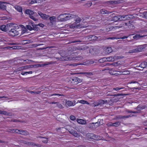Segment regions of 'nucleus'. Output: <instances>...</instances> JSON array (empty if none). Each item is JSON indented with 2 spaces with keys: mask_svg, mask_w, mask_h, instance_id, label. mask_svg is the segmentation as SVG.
Masks as SVG:
<instances>
[{
  "mask_svg": "<svg viewBox=\"0 0 147 147\" xmlns=\"http://www.w3.org/2000/svg\"><path fill=\"white\" fill-rule=\"evenodd\" d=\"M9 34L12 36L18 35L19 32L14 29H11L8 32Z\"/></svg>",
  "mask_w": 147,
  "mask_h": 147,
  "instance_id": "6",
  "label": "nucleus"
},
{
  "mask_svg": "<svg viewBox=\"0 0 147 147\" xmlns=\"http://www.w3.org/2000/svg\"><path fill=\"white\" fill-rule=\"evenodd\" d=\"M3 3L4 2L0 1V9L5 10H6V7L5 5L3 4Z\"/></svg>",
  "mask_w": 147,
  "mask_h": 147,
  "instance_id": "28",
  "label": "nucleus"
},
{
  "mask_svg": "<svg viewBox=\"0 0 147 147\" xmlns=\"http://www.w3.org/2000/svg\"><path fill=\"white\" fill-rule=\"evenodd\" d=\"M6 27V26L4 25H2L0 27V29L1 30L5 32H7V31Z\"/></svg>",
  "mask_w": 147,
  "mask_h": 147,
  "instance_id": "31",
  "label": "nucleus"
},
{
  "mask_svg": "<svg viewBox=\"0 0 147 147\" xmlns=\"http://www.w3.org/2000/svg\"><path fill=\"white\" fill-rule=\"evenodd\" d=\"M28 92L29 93L32 94H38L40 93L41 92L40 91H38L37 92H34L32 91H31L29 90L28 91Z\"/></svg>",
  "mask_w": 147,
  "mask_h": 147,
  "instance_id": "37",
  "label": "nucleus"
},
{
  "mask_svg": "<svg viewBox=\"0 0 147 147\" xmlns=\"http://www.w3.org/2000/svg\"><path fill=\"white\" fill-rule=\"evenodd\" d=\"M86 38H87V39L88 40H92L91 35L87 36L86 37Z\"/></svg>",
  "mask_w": 147,
  "mask_h": 147,
  "instance_id": "51",
  "label": "nucleus"
},
{
  "mask_svg": "<svg viewBox=\"0 0 147 147\" xmlns=\"http://www.w3.org/2000/svg\"><path fill=\"white\" fill-rule=\"evenodd\" d=\"M26 144L30 146H36L37 147H40V145L39 144H36L35 143L33 142H26L25 143Z\"/></svg>",
  "mask_w": 147,
  "mask_h": 147,
  "instance_id": "15",
  "label": "nucleus"
},
{
  "mask_svg": "<svg viewBox=\"0 0 147 147\" xmlns=\"http://www.w3.org/2000/svg\"><path fill=\"white\" fill-rule=\"evenodd\" d=\"M126 112H127L128 113H138V112H137V111H131L129 110H126Z\"/></svg>",
  "mask_w": 147,
  "mask_h": 147,
  "instance_id": "38",
  "label": "nucleus"
},
{
  "mask_svg": "<svg viewBox=\"0 0 147 147\" xmlns=\"http://www.w3.org/2000/svg\"><path fill=\"white\" fill-rule=\"evenodd\" d=\"M74 16L73 18L74 19V20L76 22V23H78L80 22L81 21V19L80 18L76 15L74 14Z\"/></svg>",
  "mask_w": 147,
  "mask_h": 147,
  "instance_id": "17",
  "label": "nucleus"
},
{
  "mask_svg": "<svg viewBox=\"0 0 147 147\" xmlns=\"http://www.w3.org/2000/svg\"><path fill=\"white\" fill-rule=\"evenodd\" d=\"M27 60L28 61H30L31 62L33 61L31 60L27 59L26 60H24L23 59H18V61H20L22 62L23 61H26Z\"/></svg>",
  "mask_w": 147,
  "mask_h": 147,
  "instance_id": "42",
  "label": "nucleus"
},
{
  "mask_svg": "<svg viewBox=\"0 0 147 147\" xmlns=\"http://www.w3.org/2000/svg\"><path fill=\"white\" fill-rule=\"evenodd\" d=\"M0 114L5 115H8L9 113L6 111L1 110Z\"/></svg>",
  "mask_w": 147,
  "mask_h": 147,
  "instance_id": "36",
  "label": "nucleus"
},
{
  "mask_svg": "<svg viewBox=\"0 0 147 147\" xmlns=\"http://www.w3.org/2000/svg\"><path fill=\"white\" fill-rule=\"evenodd\" d=\"M74 16V14L72 13H66L65 21L69 20L72 18H73Z\"/></svg>",
  "mask_w": 147,
  "mask_h": 147,
  "instance_id": "14",
  "label": "nucleus"
},
{
  "mask_svg": "<svg viewBox=\"0 0 147 147\" xmlns=\"http://www.w3.org/2000/svg\"><path fill=\"white\" fill-rule=\"evenodd\" d=\"M33 67H42V65L40 64L33 65Z\"/></svg>",
  "mask_w": 147,
  "mask_h": 147,
  "instance_id": "52",
  "label": "nucleus"
},
{
  "mask_svg": "<svg viewBox=\"0 0 147 147\" xmlns=\"http://www.w3.org/2000/svg\"><path fill=\"white\" fill-rule=\"evenodd\" d=\"M8 131L12 133H18L25 136L29 134V133L26 130H19L16 129H9Z\"/></svg>",
  "mask_w": 147,
  "mask_h": 147,
  "instance_id": "2",
  "label": "nucleus"
},
{
  "mask_svg": "<svg viewBox=\"0 0 147 147\" xmlns=\"http://www.w3.org/2000/svg\"><path fill=\"white\" fill-rule=\"evenodd\" d=\"M86 138L88 139H92L95 140H98V136L92 133H88L86 135Z\"/></svg>",
  "mask_w": 147,
  "mask_h": 147,
  "instance_id": "4",
  "label": "nucleus"
},
{
  "mask_svg": "<svg viewBox=\"0 0 147 147\" xmlns=\"http://www.w3.org/2000/svg\"><path fill=\"white\" fill-rule=\"evenodd\" d=\"M109 123H111L110 125L113 126H115L117 127L119 126L120 125V123L119 121L116 122L114 123H113L112 122Z\"/></svg>",
  "mask_w": 147,
  "mask_h": 147,
  "instance_id": "22",
  "label": "nucleus"
},
{
  "mask_svg": "<svg viewBox=\"0 0 147 147\" xmlns=\"http://www.w3.org/2000/svg\"><path fill=\"white\" fill-rule=\"evenodd\" d=\"M38 27L40 28L41 27L42 28H43L44 26V25L42 23H39L38 24H37Z\"/></svg>",
  "mask_w": 147,
  "mask_h": 147,
  "instance_id": "54",
  "label": "nucleus"
},
{
  "mask_svg": "<svg viewBox=\"0 0 147 147\" xmlns=\"http://www.w3.org/2000/svg\"><path fill=\"white\" fill-rule=\"evenodd\" d=\"M78 74H84L87 76H91L93 75V74L91 72H80L77 73Z\"/></svg>",
  "mask_w": 147,
  "mask_h": 147,
  "instance_id": "29",
  "label": "nucleus"
},
{
  "mask_svg": "<svg viewBox=\"0 0 147 147\" xmlns=\"http://www.w3.org/2000/svg\"><path fill=\"white\" fill-rule=\"evenodd\" d=\"M76 60H80L83 59V57L81 56H78L76 57Z\"/></svg>",
  "mask_w": 147,
  "mask_h": 147,
  "instance_id": "53",
  "label": "nucleus"
},
{
  "mask_svg": "<svg viewBox=\"0 0 147 147\" xmlns=\"http://www.w3.org/2000/svg\"><path fill=\"white\" fill-rule=\"evenodd\" d=\"M82 42V41L81 40H76L73 41H71V43H74L75 42Z\"/></svg>",
  "mask_w": 147,
  "mask_h": 147,
  "instance_id": "57",
  "label": "nucleus"
},
{
  "mask_svg": "<svg viewBox=\"0 0 147 147\" xmlns=\"http://www.w3.org/2000/svg\"><path fill=\"white\" fill-rule=\"evenodd\" d=\"M70 118L71 120L74 121L76 119L75 117L73 115H71L70 117Z\"/></svg>",
  "mask_w": 147,
  "mask_h": 147,
  "instance_id": "55",
  "label": "nucleus"
},
{
  "mask_svg": "<svg viewBox=\"0 0 147 147\" xmlns=\"http://www.w3.org/2000/svg\"><path fill=\"white\" fill-rule=\"evenodd\" d=\"M112 12V11H109L105 9H101L100 11V13L102 15L109 14Z\"/></svg>",
  "mask_w": 147,
  "mask_h": 147,
  "instance_id": "11",
  "label": "nucleus"
},
{
  "mask_svg": "<svg viewBox=\"0 0 147 147\" xmlns=\"http://www.w3.org/2000/svg\"><path fill=\"white\" fill-rule=\"evenodd\" d=\"M91 36L92 37V40H96L98 38V37L97 36H95V35H91Z\"/></svg>",
  "mask_w": 147,
  "mask_h": 147,
  "instance_id": "43",
  "label": "nucleus"
},
{
  "mask_svg": "<svg viewBox=\"0 0 147 147\" xmlns=\"http://www.w3.org/2000/svg\"><path fill=\"white\" fill-rule=\"evenodd\" d=\"M96 124L97 125V126H99L100 125V121H98L97 122H96L95 123H90L88 125V127L89 128H91V127H93V126L95 125Z\"/></svg>",
  "mask_w": 147,
  "mask_h": 147,
  "instance_id": "19",
  "label": "nucleus"
},
{
  "mask_svg": "<svg viewBox=\"0 0 147 147\" xmlns=\"http://www.w3.org/2000/svg\"><path fill=\"white\" fill-rule=\"evenodd\" d=\"M133 35V34H129V36H124L123 37H122L120 38V39H125V38H127L129 36H130L131 35Z\"/></svg>",
  "mask_w": 147,
  "mask_h": 147,
  "instance_id": "58",
  "label": "nucleus"
},
{
  "mask_svg": "<svg viewBox=\"0 0 147 147\" xmlns=\"http://www.w3.org/2000/svg\"><path fill=\"white\" fill-rule=\"evenodd\" d=\"M127 0H119L118 1H109L106 2L107 4H116L123 3V2L126 1Z\"/></svg>",
  "mask_w": 147,
  "mask_h": 147,
  "instance_id": "5",
  "label": "nucleus"
},
{
  "mask_svg": "<svg viewBox=\"0 0 147 147\" xmlns=\"http://www.w3.org/2000/svg\"><path fill=\"white\" fill-rule=\"evenodd\" d=\"M76 28H82L83 26H82V25L80 24H77L76 23Z\"/></svg>",
  "mask_w": 147,
  "mask_h": 147,
  "instance_id": "49",
  "label": "nucleus"
},
{
  "mask_svg": "<svg viewBox=\"0 0 147 147\" xmlns=\"http://www.w3.org/2000/svg\"><path fill=\"white\" fill-rule=\"evenodd\" d=\"M122 72L123 73V74H129L130 73V72L128 70L125 71H123Z\"/></svg>",
  "mask_w": 147,
  "mask_h": 147,
  "instance_id": "45",
  "label": "nucleus"
},
{
  "mask_svg": "<svg viewBox=\"0 0 147 147\" xmlns=\"http://www.w3.org/2000/svg\"><path fill=\"white\" fill-rule=\"evenodd\" d=\"M50 22L53 24L54 22L55 21L56 18L55 16H53L50 17L49 18Z\"/></svg>",
  "mask_w": 147,
  "mask_h": 147,
  "instance_id": "30",
  "label": "nucleus"
},
{
  "mask_svg": "<svg viewBox=\"0 0 147 147\" xmlns=\"http://www.w3.org/2000/svg\"><path fill=\"white\" fill-rule=\"evenodd\" d=\"M123 94H114L113 96H123Z\"/></svg>",
  "mask_w": 147,
  "mask_h": 147,
  "instance_id": "62",
  "label": "nucleus"
},
{
  "mask_svg": "<svg viewBox=\"0 0 147 147\" xmlns=\"http://www.w3.org/2000/svg\"><path fill=\"white\" fill-rule=\"evenodd\" d=\"M26 28L30 30H33L32 27L31 26L29 25H27L26 26Z\"/></svg>",
  "mask_w": 147,
  "mask_h": 147,
  "instance_id": "39",
  "label": "nucleus"
},
{
  "mask_svg": "<svg viewBox=\"0 0 147 147\" xmlns=\"http://www.w3.org/2000/svg\"><path fill=\"white\" fill-rule=\"evenodd\" d=\"M82 79H80L77 77H74L70 78L69 81L72 85H76L82 81Z\"/></svg>",
  "mask_w": 147,
  "mask_h": 147,
  "instance_id": "3",
  "label": "nucleus"
},
{
  "mask_svg": "<svg viewBox=\"0 0 147 147\" xmlns=\"http://www.w3.org/2000/svg\"><path fill=\"white\" fill-rule=\"evenodd\" d=\"M143 124L144 125L147 126V120L143 122Z\"/></svg>",
  "mask_w": 147,
  "mask_h": 147,
  "instance_id": "64",
  "label": "nucleus"
},
{
  "mask_svg": "<svg viewBox=\"0 0 147 147\" xmlns=\"http://www.w3.org/2000/svg\"><path fill=\"white\" fill-rule=\"evenodd\" d=\"M38 13L40 17L44 20L47 19L49 17V15L43 14L40 11H38Z\"/></svg>",
  "mask_w": 147,
  "mask_h": 147,
  "instance_id": "10",
  "label": "nucleus"
},
{
  "mask_svg": "<svg viewBox=\"0 0 147 147\" xmlns=\"http://www.w3.org/2000/svg\"><path fill=\"white\" fill-rule=\"evenodd\" d=\"M29 40H23L22 41V43L24 44H26L29 43Z\"/></svg>",
  "mask_w": 147,
  "mask_h": 147,
  "instance_id": "40",
  "label": "nucleus"
},
{
  "mask_svg": "<svg viewBox=\"0 0 147 147\" xmlns=\"http://www.w3.org/2000/svg\"><path fill=\"white\" fill-rule=\"evenodd\" d=\"M121 65L120 62L118 61L116 62H114L112 63H109V65H113L114 66H117Z\"/></svg>",
  "mask_w": 147,
  "mask_h": 147,
  "instance_id": "32",
  "label": "nucleus"
},
{
  "mask_svg": "<svg viewBox=\"0 0 147 147\" xmlns=\"http://www.w3.org/2000/svg\"><path fill=\"white\" fill-rule=\"evenodd\" d=\"M13 23H10L8 24H7L6 26V28L7 30V32H8L11 29H12L11 28V27L12 25H13Z\"/></svg>",
  "mask_w": 147,
  "mask_h": 147,
  "instance_id": "23",
  "label": "nucleus"
},
{
  "mask_svg": "<svg viewBox=\"0 0 147 147\" xmlns=\"http://www.w3.org/2000/svg\"><path fill=\"white\" fill-rule=\"evenodd\" d=\"M14 7L18 12H22V7L19 5H16Z\"/></svg>",
  "mask_w": 147,
  "mask_h": 147,
  "instance_id": "27",
  "label": "nucleus"
},
{
  "mask_svg": "<svg viewBox=\"0 0 147 147\" xmlns=\"http://www.w3.org/2000/svg\"><path fill=\"white\" fill-rule=\"evenodd\" d=\"M34 14V12L31 10H30L29 16H32Z\"/></svg>",
  "mask_w": 147,
  "mask_h": 147,
  "instance_id": "60",
  "label": "nucleus"
},
{
  "mask_svg": "<svg viewBox=\"0 0 147 147\" xmlns=\"http://www.w3.org/2000/svg\"><path fill=\"white\" fill-rule=\"evenodd\" d=\"M29 17L31 19L33 20L34 21H36L38 20L37 18H36L35 17H34L33 16H29Z\"/></svg>",
  "mask_w": 147,
  "mask_h": 147,
  "instance_id": "41",
  "label": "nucleus"
},
{
  "mask_svg": "<svg viewBox=\"0 0 147 147\" xmlns=\"http://www.w3.org/2000/svg\"><path fill=\"white\" fill-rule=\"evenodd\" d=\"M123 25L128 26V28H131V27H134V26L133 24H131L129 23H127L124 22L123 23Z\"/></svg>",
  "mask_w": 147,
  "mask_h": 147,
  "instance_id": "33",
  "label": "nucleus"
},
{
  "mask_svg": "<svg viewBox=\"0 0 147 147\" xmlns=\"http://www.w3.org/2000/svg\"><path fill=\"white\" fill-rule=\"evenodd\" d=\"M18 46H12V47H7V48L8 49H9V48H12L13 49H18Z\"/></svg>",
  "mask_w": 147,
  "mask_h": 147,
  "instance_id": "56",
  "label": "nucleus"
},
{
  "mask_svg": "<svg viewBox=\"0 0 147 147\" xmlns=\"http://www.w3.org/2000/svg\"><path fill=\"white\" fill-rule=\"evenodd\" d=\"M78 122L82 125H85L86 124V121L84 119H78L77 120Z\"/></svg>",
  "mask_w": 147,
  "mask_h": 147,
  "instance_id": "18",
  "label": "nucleus"
},
{
  "mask_svg": "<svg viewBox=\"0 0 147 147\" xmlns=\"http://www.w3.org/2000/svg\"><path fill=\"white\" fill-rule=\"evenodd\" d=\"M120 21H121L122 20H127L128 18H130L128 15H119V16Z\"/></svg>",
  "mask_w": 147,
  "mask_h": 147,
  "instance_id": "13",
  "label": "nucleus"
},
{
  "mask_svg": "<svg viewBox=\"0 0 147 147\" xmlns=\"http://www.w3.org/2000/svg\"><path fill=\"white\" fill-rule=\"evenodd\" d=\"M106 51L108 53H110L112 51V50L110 47H107L106 49Z\"/></svg>",
  "mask_w": 147,
  "mask_h": 147,
  "instance_id": "35",
  "label": "nucleus"
},
{
  "mask_svg": "<svg viewBox=\"0 0 147 147\" xmlns=\"http://www.w3.org/2000/svg\"><path fill=\"white\" fill-rule=\"evenodd\" d=\"M143 14L144 17L147 19V12H144L143 13Z\"/></svg>",
  "mask_w": 147,
  "mask_h": 147,
  "instance_id": "59",
  "label": "nucleus"
},
{
  "mask_svg": "<svg viewBox=\"0 0 147 147\" xmlns=\"http://www.w3.org/2000/svg\"><path fill=\"white\" fill-rule=\"evenodd\" d=\"M38 0H31L30 2V4H33L34 3H37V2Z\"/></svg>",
  "mask_w": 147,
  "mask_h": 147,
  "instance_id": "48",
  "label": "nucleus"
},
{
  "mask_svg": "<svg viewBox=\"0 0 147 147\" xmlns=\"http://www.w3.org/2000/svg\"><path fill=\"white\" fill-rule=\"evenodd\" d=\"M30 9H27L25 10V13H26L27 14H29L30 13Z\"/></svg>",
  "mask_w": 147,
  "mask_h": 147,
  "instance_id": "61",
  "label": "nucleus"
},
{
  "mask_svg": "<svg viewBox=\"0 0 147 147\" xmlns=\"http://www.w3.org/2000/svg\"><path fill=\"white\" fill-rule=\"evenodd\" d=\"M68 131L70 134L78 138L80 137L79 134L76 131L73 129H69Z\"/></svg>",
  "mask_w": 147,
  "mask_h": 147,
  "instance_id": "9",
  "label": "nucleus"
},
{
  "mask_svg": "<svg viewBox=\"0 0 147 147\" xmlns=\"http://www.w3.org/2000/svg\"><path fill=\"white\" fill-rule=\"evenodd\" d=\"M66 15V13L60 14L57 17L58 20L61 22L65 21Z\"/></svg>",
  "mask_w": 147,
  "mask_h": 147,
  "instance_id": "8",
  "label": "nucleus"
},
{
  "mask_svg": "<svg viewBox=\"0 0 147 147\" xmlns=\"http://www.w3.org/2000/svg\"><path fill=\"white\" fill-rule=\"evenodd\" d=\"M129 53H136V52L135 49H134L132 50H130L129 51Z\"/></svg>",
  "mask_w": 147,
  "mask_h": 147,
  "instance_id": "44",
  "label": "nucleus"
},
{
  "mask_svg": "<svg viewBox=\"0 0 147 147\" xmlns=\"http://www.w3.org/2000/svg\"><path fill=\"white\" fill-rule=\"evenodd\" d=\"M27 31V30L26 28H24V29L22 30V31H19V32H21V34H23L25 33Z\"/></svg>",
  "mask_w": 147,
  "mask_h": 147,
  "instance_id": "47",
  "label": "nucleus"
},
{
  "mask_svg": "<svg viewBox=\"0 0 147 147\" xmlns=\"http://www.w3.org/2000/svg\"><path fill=\"white\" fill-rule=\"evenodd\" d=\"M31 25L32 26L33 29L34 30L37 31L38 30L40 29L37 24H34L33 22L31 23Z\"/></svg>",
  "mask_w": 147,
  "mask_h": 147,
  "instance_id": "25",
  "label": "nucleus"
},
{
  "mask_svg": "<svg viewBox=\"0 0 147 147\" xmlns=\"http://www.w3.org/2000/svg\"><path fill=\"white\" fill-rule=\"evenodd\" d=\"M116 57H108L107 58H105V61H113L115 59Z\"/></svg>",
  "mask_w": 147,
  "mask_h": 147,
  "instance_id": "21",
  "label": "nucleus"
},
{
  "mask_svg": "<svg viewBox=\"0 0 147 147\" xmlns=\"http://www.w3.org/2000/svg\"><path fill=\"white\" fill-rule=\"evenodd\" d=\"M61 102L63 103L61 104L58 102H47L49 103L50 104H55L57 105V106L60 109H62L64 107H64L66 108H68L69 106H74L76 104L78 103V102L80 103L84 104H89L88 102H77L76 103V102Z\"/></svg>",
  "mask_w": 147,
  "mask_h": 147,
  "instance_id": "1",
  "label": "nucleus"
},
{
  "mask_svg": "<svg viewBox=\"0 0 147 147\" xmlns=\"http://www.w3.org/2000/svg\"><path fill=\"white\" fill-rule=\"evenodd\" d=\"M105 58H103L102 59H100L99 60V61L101 63H102L104 61H105Z\"/></svg>",
  "mask_w": 147,
  "mask_h": 147,
  "instance_id": "63",
  "label": "nucleus"
},
{
  "mask_svg": "<svg viewBox=\"0 0 147 147\" xmlns=\"http://www.w3.org/2000/svg\"><path fill=\"white\" fill-rule=\"evenodd\" d=\"M68 29H69V30L71 31H73V29L74 28H76V23H74L71 24L67 26Z\"/></svg>",
  "mask_w": 147,
  "mask_h": 147,
  "instance_id": "16",
  "label": "nucleus"
},
{
  "mask_svg": "<svg viewBox=\"0 0 147 147\" xmlns=\"http://www.w3.org/2000/svg\"><path fill=\"white\" fill-rule=\"evenodd\" d=\"M146 36V35H141L140 34H136L133 36V38L137 40L143 37Z\"/></svg>",
  "mask_w": 147,
  "mask_h": 147,
  "instance_id": "24",
  "label": "nucleus"
},
{
  "mask_svg": "<svg viewBox=\"0 0 147 147\" xmlns=\"http://www.w3.org/2000/svg\"><path fill=\"white\" fill-rule=\"evenodd\" d=\"M123 88H119V87H116V88H113L112 91L113 90H115L116 91H118L119 90L122 89Z\"/></svg>",
  "mask_w": 147,
  "mask_h": 147,
  "instance_id": "50",
  "label": "nucleus"
},
{
  "mask_svg": "<svg viewBox=\"0 0 147 147\" xmlns=\"http://www.w3.org/2000/svg\"><path fill=\"white\" fill-rule=\"evenodd\" d=\"M147 66V62L144 61L142 62L139 65V67L144 68Z\"/></svg>",
  "mask_w": 147,
  "mask_h": 147,
  "instance_id": "26",
  "label": "nucleus"
},
{
  "mask_svg": "<svg viewBox=\"0 0 147 147\" xmlns=\"http://www.w3.org/2000/svg\"><path fill=\"white\" fill-rule=\"evenodd\" d=\"M135 116V115H134L131 114L126 116H121V117H120V118L121 119H123L125 118H128L130 117H131Z\"/></svg>",
  "mask_w": 147,
  "mask_h": 147,
  "instance_id": "34",
  "label": "nucleus"
},
{
  "mask_svg": "<svg viewBox=\"0 0 147 147\" xmlns=\"http://www.w3.org/2000/svg\"><path fill=\"white\" fill-rule=\"evenodd\" d=\"M111 21L112 22H116L120 21L119 16H113L111 19Z\"/></svg>",
  "mask_w": 147,
  "mask_h": 147,
  "instance_id": "20",
  "label": "nucleus"
},
{
  "mask_svg": "<svg viewBox=\"0 0 147 147\" xmlns=\"http://www.w3.org/2000/svg\"><path fill=\"white\" fill-rule=\"evenodd\" d=\"M55 95H57V96H65V95H64L63 94H51V96H55Z\"/></svg>",
  "mask_w": 147,
  "mask_h": 147,
  "instance_id": "46",
  "label": "nucleus"
},
{
  "mask_svg": "<svg viewBox=\"0 0 147 147\" xmlns=\"http://www.w3.org/2000/svg\"><path fill=\"white\" fill-rule=\"evenodd\" d=\"M147 108V107L146 105H138L136 108H135V109L137 111H134L138 112V113H140L141 110L146 109Z\"/></svg>",
  "mask_w": 147,
  "mask_h": 147,
  "instance_id": "7",
  "label": "nucleus"
},
{
  "mask_svg": "<svg viewBox=\"0 0 147 147\" xmlns=\"http://www.w3.org/2000/svg\"><path fill=\"white\" fill-rule=\"evenodd\" d=\"M141 45L138 46L137 48L135 49L136 53L142 52L143 50L145 48L144 45Z\"/></svg>",
  "mask_w": 147,
  "mask_h": 147,
  "instance_id": "12",
  "label": "nucleus"
}]
</instances>
